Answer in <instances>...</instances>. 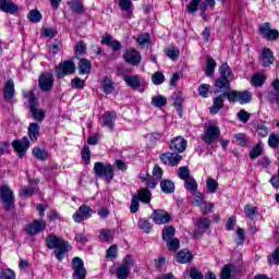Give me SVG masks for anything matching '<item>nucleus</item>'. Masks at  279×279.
<instances>
[{
	"label": "nucleus",
	"instance_id": "nucleus-31",
	"mask_svg": "<svg viewBox=\"0 0 279 279\" xmlns=\"http://www.w3.org/2000/svg\"><path fill=\"white\" fill-rule=\"evenodd\" d=\"M172 99L174 100L173 106L175 110L179 112V117H182V104L184 99L182 98V93L181 92H175L172 95Z\"/></svg>",
	"mask_w": 279,
	"mask_h": 279
},
{
	"label": "nucleus",
	"instance_id": "nucleus-26",
	"mask_svg": "<svg viewBox=\"0 0 279 279\" xmlns=\"http://www.w3.org/2000/svg\"><path fill=\"white\" fill-rule=\"evenodd\" d=\"M3 97L5 101H12L14 98V81L9 80L4 85Z\"/></svg>",
	"mask_w": 279,
	"mask_h": 279
},
{
	"label": "nucleus",
	"instance_id": "nucleus-40",
	"mask_svg": "<svg viewBox=\"0 0 279 279\" xmlns=\"http://www.w3.org/2000/svg\"><path fill=\"white\" fill-rule=\"evenodd\" d=\"M101 86H102V90L106 95H110L111 93L114 92V84L107 76L104 78Z\"/></svg>",
	"mask_w": 279,
	"mask_h": 279
},
{
	"label": "nucleus",
	"instance_id": "nucleus-47",
	"mask_svg": "<svg viewBox=\"0 0 279 279\" xmlns=\"http://www.w3.org/2000/svg\"><path fill=\"white\" fill-rule=\"evenodd\" d=\"M206 201H204V195L199 192H195L194 193V198L192 201L193 206H197L198 208H201Z\"/></svg>",
	"mask_w": 279,
	"mask_h": 279
},
{
	"label": "nucleus",
	"instance_id": "nucleus-44",
	"mask_svg": "<svg viewBox=\"0 0 279 279\" xmlns=\"http://www.w3.org/2000/svg\"><path fill=\"white\" fill-rule=\"evenodd\" d=\"M184 182L186 191H190L191 193H197V181H195V178L190 177Z\"/></svg>",
	"mask_w": 279,
	"mask_h": 279
},
{
	"label": "nucleus",
	"instance_id": "nucleus-35",
	"mask_svg": "<svg viewBox=\"0 0 279 279\" xmlns=\"http://www.w3.org/2000/svg\"><path fill=\"white\" fill-rule=\"evenodd\" d=\"M162 193L171 194L175 191V184L171 180H163L160 182Z\"/></svg>",
	"mask_w": 279,
	"mask_h": 279
},
{
	"label": "nucleus",
	"instance_id": "nucleus-46",
	"mask_svg": "<svg viewBox=\"0 0 279 279\" xmlns=\"http://www.w3.org/2000/svg\"><path fill=\"white\" fill-rule=\"evenodd\" d=\"M258 156H263V144L257 143L256 146H254L250 153L251 160H255V158H258Z\"/></svg>",
	"mask_w": 279,
	"mask_h": 279
},
{
	"label": "nucleus",
	"instance_id": "nucleus-49",
	"mask_svg": "<svg viewBox=\"0 0 279 279\" xmlns=\"http://www.w3.org/2000/svg\"><path fill=\"white\" fill-rule=\"evenodd\" d=\"M0 279H16V274L10 268H5L0 272Z\"/></svg>",
	"mask_w": 279,
	"mask_h": 279
},
{
	"label": "nucleus",
	"instance_id": "nucleus-30",
	"mask_svg": "<svg viewBox=\"0 0 279 279\" xmlns=\"http://www.w3.org/2000/svg\"><path fill=\"white\" fill-rule=\"evenodd\" d=\"M219 73L220 77H223V80H230V82L234 80V74L232 73V70L230 69V65H228V63H223L219 68Z\"/></svg>",
	"mask_w": 279,
	"mask_h": 279
},
{
	"label": "nucleus",
	"instance_id": "nucleus-37",
	"mask_svg": "<svg viewBox=\"0 0 279 279\" xmlns=\"http://www.w3.org/2000/svg\"><path fill=\"white\" fill-rule=\"evenodd\" d=\"M215 69H217V62L211 57L207 58L206 75L213 77L215 75Z\"/></svg>",
	"mask_w": 279,
	"mask_h": 279
},
{
	"label": "nucleus",
	"instance_id": "nucleus-23",
	"mask_svg": "<svg viewBox=\"0 0 279 279\" xmlns=\"http://www.w3.org/2000/svg\"><path fill=\"white\" fill-rule=\"evenodd\" d=\"M0 10L7 14H16L19 12V5L12 0H0Z\"/></svg>",
	"mask_w": 279,
	"mask_h": 279
},
{
	"label": "nucleus",
	"instance_id": "nucleus-28",
	"mask_svg": "<svg viewBox=\"0 0 279 279\" xmlns=\"http://www.w3.org/2000/svg\"><path fill=\"white\" fill-rule=\"evenodd\" d=\"M177 262H179L181 265H184L186 263H191L193 260V254H191L187 250H181L175 255Z\"/></svg>",
	"mask_w": 279,
	"mask_h": 279
},
{
	"label": "nucleus",
	"instance_id": "nucleus-25",
	"mask_svg": "<svg viewBox=\"0 0 279 279\" xmlns=\"http://www.w3.org/2000/svg\"><path fill=\"white\" fill-rule=\"evenodd\" d=\"M225 99H226V94L219 95L216 98H214V104L209 108L210 114H217L219 112V110H221L223 108Z\"/></svg>",
	"mask_w": 279,
	"mask_h": 279
},
{
	"label": "nucleus",
	"instance_id": "nucleus-45",
	"mask_svg": "<svg viewBox=\"0 0 279 279\" xmlns=\"http://www.w3.org/2000/svg\"><path fill=\"white\" fill-rule=\"evenodd\" d=\"M166 56H168L170 60L175 61L178 58H180V50L173 46H170L166 48Z\"/></svg>",
	"mask_w": 279,
	"mask_h": 279
},
{
	"label": "nucleus",
	"instance_id": "nucleus-52",
	"mask_svg": "<svg viewBox=\"0 0 279 279\" xmlns=\"http://www.w3.org/2000/svg\"><path fill=\"white\" fill-rule=\"evenodd\" d=\"M119 5L122 12H132V0H120Z\"/></svg>",
	"mask_w": 279,
	"mask_h": 279
},
{
	"label": "nucleus",
	"instance_id": "nucleus-19",
	"mask_svg": "<svg viewBox=\"0 0 279 279\" xmlns=\"http://www.w3.org/2000/svg\"><path fill=\"white\" fill-rule=\"evenodd\" d=\"M221 134V131L219 130V126L209 125L207 126V131L205 136L203 137L204 143H207V145H210L219 138V135Z\"/></svg>",
	"mask_w": 279,
	"mask_h": 279
},
{
	"label": "nucleus",
	"instance_id": "nucleus-48",
	"mask_svg": "<svg viewBox=\"0 0 279 279\" xmlns=\"http://www.w3.org/2000/svg\"><path fill=\"white\" fill-rule=\"evenodd\" d=\"M166 243L170 252H178V250H180V240L178 238H173L172 240H169Z\"/></svg>",
	"mask_w": 279,
	"mask_h": 279
},
{
	"label": "nucleus",
	"instance_id": "nucleus-34",
	"mask_svg": "<svg viewBox=\"0 0 279 279\" xmlns=\"http://www.w3.org/2000/svg\"><path fill=\"white\" fill-rule=\"evenodd\" d=\"M175 236V228L173 226H166L162 230L163 241H171Z\"/></svg>",
	"mask_w": 279,
	"mask_h": 279
},
{
	"label": "nucleus",
	"instance_id": "nucleus-56",
	"mask_svg": "<svg viewBox=\"0 0 279 279\" xmlns=\"http://www.w3.org/2000/svg\"><path fill=\"white\" fill-rule=\"evenodd\" d=\"M215 208L214 203L205 202L204 205L199 207L202 215L206 216L208 213H213V209Z\"/></svg>",
	"mask_w": 279,
	"mask_h": 279
},
{
	"label": "nucleus",
	"instance_id": "nucleus-41",
	"mask_svg": "<svg viewBox=\"0 0 279 279\" xmlns=\"http://www.w3.org/2000/svg\"><path fill=\"white\" fill-rule=\"evenodd\" d=\"M206 186L208 190V193H217V189H219V183L213 179V177H208L206 181Z\"/></svg>",
	"mask_w": 279,
	"mask_h": 279
},
{
	"label": "nucleus",
	"instance_id": "nucleus-14",
	"mask_svg": "<svg viewBox=\"0 0 279 279\" xmlns=\"http://www.w3.org/2000/svg\"><path fill=\"white\" fill-rule=\"evenodd\" d=\"M53 74L44 73L39 77V88L43 93H49L53 90Z\"/></svg>",
	"mask_w": 279,
	"mask_h": 279
},
{
	"label": "nucleus",
	"instance_id": "nucleus-63",
	"mask_svg": "<svg viewBox=\"0 0 279 279\" xmlns=\"http://www.w3.org/2000/svg\"><path fill=\"white\" fill-rule=\"evenodd\" d=\"M190 278H192V279H204V274H202V271L197 270V268L193 267L190 270Z\"/></svg>",
	"mask_w": 279,
	"mask_h": 279
},
{
	"label": "nucleus",
	"instance_id": "nucleus-1",
	"mask_svg": "<svg viewBox=\"0 0 279 279\" xmlns=\"http://www.w3.org/2000/svg\"><path fill=\"white\" fill-rule=\"evenodd\" d=\"M46 245L49 250H54V256L59 260L65 258L69 250H71V246L66 241H64V239L58 238L53 234L47 236Z\"/></svg>",
	"mask_w": 279,
	"mask_h": 279
},
{
	"label": "nucleus",
	"instance_id": "nucleus-5",
	"mask_svg": "<svg viewBox=\"0 0 279 279\" xmlns=\"http://www.w3.org/2000/svg\"><path fill=\"white\" fill-rule=\"evenodd\" d=\"M225 95L228 101H230L231 104L238 102L241 105H245L252 101V92L248 90L239 92L236 89H231V92H228Z\"/></svg>",
	"mask_w": 279,
	"mask_h": 279
},
{
	"label": "nucleus",
	"instance_id": "nucleus-57",
	"mask_svg": "<svg viewBox=\"0 0 279 279\" xmlns=\"http://www.w3.org/2000/svg\"><path fill=\"white\" fill-rule=\"evenodd\" d=\"M100 239H102V241H106L107 243L112 241V239H113L112 230H110V229H102L100 231Z\"/></svg>",
	"mask_w": 279,
	"mask_h": 279
},
{
	"label": "nucleus",
	"instance_id": "nucleus-11",
	"mask_svg": "<svg viewBox=\"0 0 279 279\" xmlns=\"http://www.w3.org/2000/svg\"><path fill=\"white\" fill-rule=\"evenodd\" d=\"M134 266V260L132 256L126 255L123 259V264L117 269V278L118 279H128L130 276V267Z\"/></svg>",
	"mask_w": 279,
	"mask_h": 279
},
{
	"label": "nucleus",
	"instance_id": "nucleus-12",
	"mask_svg": "<svg viewBox=\"0 0 279 279\" xmlns=\"http://www.w3.org/2000/svg\"><path fill=\"white\" fill-rule=\"evenodd\" d=\"M45 228H47V222H45V220H34L33 222L27 223L24 230L28 236H36V234L43 232Z\"/></svg>",
	"mask_w": 279,
	"mask_h": 279
},
{
	"label": "nucleus",
	"instance_id": "nucleus-38",
	"mask_svg": "<svg viewBox=\"0 0 279 279\" xmlns=\"http://www.w3.org/2000/svg\"><path fill=\"white\" fill-rule=\"evenodd\" d=\"M38 193V187H24L20 191L19 195L22 199H27V197H32V195H36Z\"/></svg>",
	"mask_w": 279,
	"mask_h": 279
},
{
	"label": "nucleus",
	"instance_id": "nucleus-29",
	"mask_svg": "<svg viewBox=\"0 0 279 279\" xmlns=\"http://www.w3.org/2000/svg\"><path fill=\"white\" fill-rule=\"evenodd\" d=\"M28 136L32 143H36V141H38V136H40V126L37 123L29 124Z\"/></svg>",
	"mask_w": 279,
	"mask_h": 279
},
{
	"label": "nucleus",
	"instance_id": "nucleus-59",
	"mask_svg": "<svg viewBox=\"0 0 279 279\" xmlns=\"http://www.w3.org/2000/svg\"><path fill=\"white\" fill-rule=\"evenodd\" d=\"M250 117H252V113L245 111V110H240L238 112V119L242 123H247L250 121Z\"/></svg>",
	"mask_w": 279,
	"mask_h": 279
},
{
	"label": "nucleus",
	"instance_id": "nucleus-43",
	"mask_svg": "<svg viewBox=\"0 0 279 279\" xmlns=\"http://www.w3.org/2000/svg\"><path fill=\"white\" fill-rule=\"evenodd\" d=\"M27 19L31 23H40V21H43V14H40V11L38 10H31Z\"/></svg>",
	"mask_w": 279,
	"mask_h": 279
},
{
	"label": "nucleus",
	"instance_id": "nucleus-9",
	"mask_svg": "<svg viewBox=\"0 0 279 279\" xmlns=\"http://www.w3.org/2000/svg\"><path fill=\"white\" fill-rule=\"evenodd\" d=\"M126 86L132 88L133 90H138V93H145V88H141V86H145V82L141 78V75H126L123 77Z\"/></svg>",
	"mask_w": 279,
	"mask_h": 279
},
{
	"label": "nucleus",
	"instance_id": "nucleus-3",
	"mask_svg": "<svg viewBox=\"0 0 279 279\" xmlns=\"http://www.w3.org/2000/svg\"><path fill=\"white\" fill-rule=\"evenodd\" d=\"M141 202L144 204H149L151 202V192L149 189H142L134 194L131 199L130 210L132 214L138 213V208L141 206Z\"/></svg>",
	"mask_w": 279,
	"mask_h": 279
},
{
	"label": "nucleus",
	"instance_id": "nucleus-32",
	"mask_svg": "<svg viewBox=\"0 0 279 279\" xmlns=\"http://www.w3.org/2000/svg\"><path fill=\"white\" fill-rule=\"evenodd\" d=\"M69 7L75 14H84V4L82 3V0L70 1Z\"/></svg>",
	"mask_w": 279,
	"mask_h": 279
},
{
	"label": "nucleus",
	"instance_id": "nucleus-50",
	"mask_svg": "<svg viewBox=\"0 0 279 279\" xmlns=\"http://www.w3.org/2000/svg\"><path fill=\"white\" fill-rule=\"evenodd\" d=\"M253 86H263L265 84V74H255L251 80Z\"/></svg>",
	"mask_w": 279,
	"mask_h": 279
},
{
	"label": "nucleus",
	"instance_id": "nucleus-15",
	"mask_svg": "<svg viewBox=\"0 0 279 279\" xmlns=\"http://www.w3.org/2000/svg\"><path fill=\"white\" fill-rule=\"evenodd\" d=\"M159 158L163 165H168L169 167H178L182 162V155L173 153H163Z\"/></svg>",
	"mask_w": 279,
	"mask_h": 279
},
{
	"label": "nucleus",
	"instance_id": "nucleus-51",
	"mask_svg": "<svg viewBox=\"0 0 279 279\" xmlns=\"http://www.w3.org/2000/svg\"><path fill=\"white\" fill-rule=\"evenodd\" d=\"M138 228L140 230H143V232H145L146 234H149V232H151V223H149V221L145 219H141L138 221Z\"/></svg>",
	"mask_w": 279,
	"mask_h": 279
},
{
	"label": "nucleus",
	"instance_id": "nucleus-2",
	"mask_svg": "<svg viewBox=\"0 0 279 279\" xmlns=\"http://www.w3.org/2000/svg\"><path fill=\"white\" fill-rule=\"evenodd\" d=\"M23 97L28 99V106L33 119H35V121H44L45 110L38 108V99L34 96V90L23 92Z\"/></svg>",
	"mask_w": 279,
	"mask_h": 279
},
{
	"label": "nucleus",
	"instance_id": "nucleus-21",
	"mask_svg": "<svg viewBox=\"0 0 279 279\" xmlns=\"http://www.w3.org/2000/svg\"><path fill=\"white\" fill-rule=\"evenodd\" d=\"M231 82L232 81H230L229 78L218 77L215 83V87L217 88V90H215V94L217 95V93H222V95H226V93H230L232 90L230 88Z\"/></svg>",
	"mask_w": 279,
	"mask_h": 279
},
{
	"label": "nucleus",
	"instance_id": "nucleus-17",
	"mask_svg": "<svg viewBox=\"0 0 279 279\" xmlns=\"http://www.w3.org/2000/svg\"><path fill=\"white\" fill-rule=\"evenodd\" d=\"M93 215V209L88 205H82L78 210L73 215V219L76 223H82V221L89 219Z\"/></svg>",
	"mask_w": 279,
	"mask_h": 279
},
{
	"label": "nucleus",
	"instance_id": "nucleus-33",
	"mask_svg": "<svg viewBox=\"0 0 279 279\" xmlns=\"http://www.w3.org/2000/svg\"><path fill=\"white\" fill-rule=\"evenodd\" d=\"M92 66L93 65H92L90 61L87 59H81L78 62V70L82 75H86V74L90 73Z\"/></svg>",
	"mask_w": 279,
	"mask_h": 279
},
{
	"label": "nucleus",
	"instance_id": "nucleus-62",
	"mask_svg": "<svg viewBox=\"0 0 279 279\" xmlns=\"http://www.w3.org/2000/svg\"><path fill=\"white\" fill-rule=\"evenodd\" d=\"M162 168L160 166H155L153 169V178H155L158 182L159 180H162Z\"/></svg>",
	"mask_w": 279,
	"mask_h": 279
},
{
	"label": "nucleus",
	"instance_id": "nucleus-8",
	"mask_svg": "<svg viewBox=\"0 0 279 279\" xmlns=\"http://www.w3.org/2000/svg\"><path fill=\"white\" fill-rule=\"evenodd\" d=\"M73 279H86V268L84 267V260L80 257L72 259Z\"/></svg>",
	"mask_w": 279,
	"mask_h": 279
},
{
	"label": "nucleus",
	"instance_id": "nucleus-4",
	"mask_svg": "<svg viewBox=\"0 0 279 279\" xmlns=\"http://www.w3.org/2000/svg\"><path fill=\"white\" fill-rule=\"evenodd\" d=\"M94 173L96 178H105L108 183L114 179V168L110 163L95 162Z\"/></svg>",
	"mask_w": 279,
	"mask_h": 279
},
{
	"label": "nucleus",
	"instance_id": "nucleus-36",
	"mask_svg": "<svg viewBox=\"0 0 279 279\" xmlns=\"http://www.w3.org/2000/svg\"><path fill=\"white\" fill-rule=\"evenodd\" d=\"M33 156L37 160H47V158H49V153L47 151V149H44V148H40V147H35L33 149Z\"/></svg>",
	"mask_w": 279,
	"mask_h": 279
},
{
	"label": "nucleus",
	"instance_id": "nucleus-27",
	"mask_svg": "<svg viewBox=\"0 0 279 279\" xmlns=\"http://www.w3.org/2000/svg\"><path fill=\"white\" fill-rule=\"evenodd\" d=\"M102 119L105 128H108V130H114V122L117 121L116 112H106L102 116Z\"/></svg>",
	"mask_w": 279,
	"mask_h": 279
},
{
	"label": "nucleus",
	"instance_id": "nucleus-6",
	"mask_svg": "<svg viewBox=\"0 0 279 279\" xmlns=\"http://www.w3.org/2000/svg\"><path fill=\"white\" fill-rule=\"evenodd\" d=\"M0 199L5 210L14 208V192L8 185L0 186Z\"/></svg>",
	"mask_w": 279,
	"mask_h": 279
},
{
	"label": "nucleus",
	"instance_id": "nucleus-39",
	"mask_svg": "<svg viewBox=\"0 0 279 279\" xmlns=\"http://www.w3.org/2000/svg\"><path fill=\"white\" fill-rule=\"evenodd\" d=\"M151 106L155 108H165L167 106V98L162 95L154 96L151 98Z\"/></svg>",
	"mask_w": 279,
	"mask_h": 279
},
{
	"label": "nucleus",
	"instance_id": "nucleus-10",
	"mask_svg": "<svg viewBox=\"0 0 279 279\" xmlns=\"http://www.w3.org/2000/svg\"><path fill=\"white\" fill-rule=\"evenodd\" d=\"M202 0H192L187 7L186 10L189 12V14H193L194 12H197V10H202V12H206V10H208V5L210 8H215V0H205V3H202Z\"/></svg>",
	"mask_w": 279,
	"mask_h": 279
},
{
	"label": "nucleus",
	"instance_id": "nucleus-55",
	"mask_svg": "<svg viewBox=\"0 0 279 279\" xmlns=\"http://www.w3.org/2000/svg\"><path fill=\"white\" fill-rule=\"evenodd\" d=\"M266 98L270 104H276L279 100V92L274 90H268L266 93Z\"/></svg>",
	"mask_w": 279,
	"mask_h": 279
},
{
	"label": "nucleus",
	"instance_id": "nucleus-24",
	"mask_svg": "<svg viewBox=\"0 0 279 279\" xmlns=\"http://www.w3.org/2000/svg\"><path fill=\"white\" fill-rule=\"evenodd\" d=\"M276 59H274V52L269 48H265L260 56L262 66H269L274 64Z\"/></svg>",
	"mask_w": 279,
	"mask_h": 279
},
{
	"label": "nucleus",
	"instance_id": "nucleus-42",
	"mask_svg": "<svg viewBox=\"0 0 279 279\" xmlns=\"http://www.w3.org/2000/svg\"><path fill=\"white\" fill-rule=\"evenodd\" d=\"M178 178H180V180H183V182H185V180H189L191 177V170L189 169V167L183 166L180 167L178 169Z\"/></svg>",
	"mask_w": 279,
	"mask_h": 279
},
{
	"label": "nucleus",
	"instance_id": "nucleus-18",
	"mask_svg": "<svg viewBox=\"0 0 279 279\" xmlns=\"http://www.w3.org/2000/svg\"><path fill=\"white\" fill-rule=\"evenodd\" d=\"M187 142L182 136L173 137L170 142V149L171 151H177V154H183L186 151Z\"/></svg>",
	"mask_w": 279,
	"mask_h": 279
},
{
	"label": "nucleus",
	"instance_id": "nucleus-64",
	"mask_svg": "<svg viewBox=\"0 0 279 279\" xmlns=\"http://www.w3.org/2000/svg\"><path fill=\"white\" fill-rule=\"evenodd\" d=\"M269 265H279V248L272 254V258H268Z\"/></svg>",
	"mask_w": 279,
	"mask_h": 279
},
{
	"label": "nucleus",
	"instance_id": "nucleus-22",
	"mask_svg": "<svg viewBox=\"0 0 279 279\" xmlns=\"http://www.w3.org/2000/svg\"><path fill=\"white\" fill-rule=\"evenodd\" d=\"M124 60L128 64H132V66H138L141 64V52L136 50H126L124 53Z\"/></svg>",
	"mask_w": 279,
	"mask_h": 279
},
{
	"label": "nucleus",
	"instance_id": "nucleus-58",
	"mask_svg": "<svg viewBox=\"0 0 279 279\" xmlns=\"http://www.w3.org/2000/svg\"><path fill=\"white\" fill-rule=\"evenodd\" d=\"M232 276V266L226 265L220 274V279H230Z\"/></svg>",
	"mask_w": 279,
	"mask_h": 279
},
{
	"label": "nucleus",
	"instance_id": "nucleus-61",
	"mask_svg": "<svg viewBox=\"0 0 279 279\" xmlns=\"http://www.w3.org/2000/svg\"><path fill=\"white\" fill-rule=\"evenodd\" d=\"M268 145L269 147H272V149H276L279 145V135L270 134L268 138Z\"/></svg>",
	"mask_w": 279,
	"mask_h": 279
},
{
	"label": "nucleus",
	"instance_id": "nucleus-60",
	"mask_svg": "<svg viewBox=\"0 0 279 279\" xmlns=\"http://www.w3.org/2000/svg\"><path fill=\"white\" fill-rule=\"evenodd\" d=\"M71 86H72V88H76L78 90H82V88H84V86H85V82H84V80H82L80 77H75V78L72 80Z\"/></svg>",
	"mask_w": 279,
	"mask_h": 279
},
{
	"label": "nucleus",
	"instance_id": "nucleus-16",
	"mask_svg": "<svg viewBox=\"0 0 279 279\" xmlns=\"http://www.w3.org/2000/svg\"><path fill=\"white\" fill-rule=\"evenodd\" d=\"M151 219L157 226H162L171 221V215L163 209H155L151 214Z\"/></svg>",
	"mask_w": 279,
	"mask_h": 279
},
{
	"label": "nucleus",
	"instance_id": "nucleus-53",
	"mask_svg": "<svg viewBox=\"0 0 279 279\" xmlns=\"http://www.w3.org/2000/svg\"><path fill=\"white\" fill-rule=\"evenodd\" d=\"M151 82L153 84H155V86H160V84L165 82V74H162L161 72H156L151 76Z\"/></svg>",
	"mask_w": 279,
	"mask_h": 279
},
{
	"label": "nucleus",
	"instance_id": "nucleus-20",
	"mask_svg": "<svg viewBox=\"0 0 279 279\" xmlns=\"http://www.w3.org/2000/svg\"><path fill=\"white\" fill-rule=\"evenodd\" d=\"M12 147L17 151L20 158H23V156H25V151L29 149V140L27 137L15 140L12 143Z\"/></svg>",
	"mask_w": 279,
	"mask_h": 279
},
{
	"label": "nucleus",
	"instance_id": "nucleus-54",
	"mask_svg": "<svg viewBox=\"0 0 279 279\" xmlns=\"http://www.w3.org/2000/svg\"><path fill=\"white\" fill-rule=\"evenodd\" d=\"M244 213L248 219H254V215H256V213H258V208H256L255 206H252V205H246L244 207Z\"/></svg>",
	"mask_w": 279,
	"mask_h": 279
},
{
	"label": "nucleus",
	"instance_id": "nucleus-13",
	"mask_svg": "<svg viewBox=\"0 0 279 279\" xmlns=\"http://www.w3.org/2000/svg\"><path fill=\"white\" fill-rule=\"evenodd\" d=\"M210 219L206 217L197 218L194 221V225L196 226V229L194 230V239H199L206 232V230L210 229Z\"/></svg>",
	"mask_w": 279,
	"mask_h": 279
},
{
	"label": "nucleus",
	"instance_id": "nucleus-7",
	"mask_svg": "<svg viewBox=\"0 0 279 279\" xmlns=\"http://www.w3.org/2000/svg\"><path fill=\"white\" fill-rule=\"evenodd\" d=\"M73 73H75V62L73 61H63L56 68V74L59 80L66 77V75H73Z\"/></svg>",
	"mask_w": 279,
	"mask_h": 279
}]
</instances>
